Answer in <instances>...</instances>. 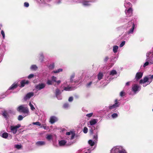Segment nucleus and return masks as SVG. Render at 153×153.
<instances>
[{"label": "nucleus", "mask_w": 153, "mask_h": 153, "mask_svg": "<svg viewBox=\"0 0 153 153\" xmlns=\"http://www.w3.org/2000/svg\"><path fill=\"white\" fill-rule=\"evenodd\" d=\"M17 83H13L9 88V90H13L14 89L18 87Z\"/></svg>", "instance_id": "obj_12"}, {"label": "nucleus", "mask_w": 153, "mask_h": 153, "mask_svg": "<svg viewBox=\"0 0 153 153\" xmlns=\"http://www.w3.org/2000/svg\"><path fill=\"white\" fill-rule=\"evenodd\" d=\"M16 147L18 149H19L22 147V146L20 145H16Z\"/></svg>", "instance_id": "obj_47"}, {"label": "nucleus", "mask_w": 153, "mask_h": 153, "mask_svg": "<svg viewBox=\"0 0 153 153\" xmlns=\"http://www.w3.org/2000/svg\"><path fill=\"white\" fill-rule=\"evenodd\" d=\"M40 58H39V60L41 62H42L44 59V57L43 56V53H41L40 55Z\"/></svg>", "instance_id": "obj_18"}, {"label": "nucleus", "mask_w": 153, "mask_h": 153, "mask_svg": "<svg viewBox=\"0 0 153 153\" xmlns=\"http://www.w3.org/2000/svg\"><path fill=\"white\" fill-rule=\"evenodd\" d=\"M61 93L60 91V90L58 89L57 88L56 90V96L58 95L59 94Z\"/></svg>", "instance_id": "obj_28"}, {"label": "nucleus", "mask_w": 153, "mask_h": 153, "mask_svg": "<svg viewBox=\"0 0 153 153\" xmlns=\"http://www.w3.org/2000/svg\"><path fill=\"white\" fill-rule=\"evenodd\" d=\"M109 59V58L108 56H106L105 57V59H104V61L105 62H106L108 59Z\"/></svg>", "instance_id": "obj_56"}, {"label": "nucleus", "mask_w": 153, "mask_h": 153, "mask_svg": "<svg viewBox=\"0 0 153 153\" xmlns=\"http://www.w3.org/2000/svg\"><path fill=\"white\" fill-rule=\"evenodd\" d=\"M40 127L41 128H43L45 129H46L47 128H48V127H47V126H46V125L45 124H44L42 125Z\"/></svg>", "instance_id": "obj_39"}, {"label": "nucleus", "mask_w": 153, "mask_h": 153, "mask_svg": "<svg viewBox=\"0 0 153 153\" xmlns=\"http://www.w3.org/2000/svg\"><path fill=\"white\" fill-rule=\"evenodd\" d=\"M88 143L91 146H94V142L91 140H89L88 141Z\"/></svg>", "instance_id": "obj_24"}, {"label": "nucleus", "mask_w": 153, "mask_h": 153, "mask_svg": "<svg viewBox=\"0 0 153 153\" xmlns=\"http://www.w3.org/2000/svg\"><path fill=\"white\" fill-rule=\"evenodd\" d=\"M66 143V142L65 140H61L59 141V144L60 146H63Z\"/></svg>", "instance_id": "obj_19"}, {"label": "nucleus", "mask_w": 153, "mask_h": 153, "mask_svg": "<svg viewBox=\"0 0 153 153\" xmlns=\"http://www.w3.org/2000/svg\"><path fill=\"white\" fill-rule=\"evenodd\" d=\"M29 105L31 109L32 110H34L35 109V108L33 105L31 104V102H30Z\"/></svg>", "instance_id": "obj_35"}, {"label": "nucleus", "mask_w": 153, "mask_h": 153, "mask_svg": "<svg viewBox=\"0 0 153 153\" xmlns=\"http://www.w3.org/2000/svg\"><path fill=\"white\" fill-rule=\"evenodd\" d=\"M135 25L134 23L132 24V26L131 28L130 29V30L128 31V34H130L133 33V30L134 29Z\"/></svg>", "instance_id": "obj_17"}, {"label": "nucleus", "mask_w": 153, "mask_h": 153, "mask_svg": "<svg viewBox=\"0 0 153 153\" xmlns=\"http://www.w3.org/2000/svg\"><path fill=\"white\" fill-rule=\"evenodd\" d=\"M63 71V69L62 68H59V69H58L56 71H53L52 72L54 73H59L60 72H62Z\"/></svg>", "instance_id": "obj_23"}, {"label": "nucleus", "mask_w": 153, "mask_h": 153, "mask_svg": "<svg viewBox=\"0 0 153 153\" xmlns=\"http://www.w3.org/2000/svg\"><path fill=\"white\" fill-rule=\"evenodd\" d=\"M117 72L115 70H112L110 73V75L113 76L115 74H117Z\"/></svg>", "instance_id": "obj_25"}, {"label": "nucleus", "mask_w": 153, "mask_h": 153, "mask_svg": "<svg viewBox=\"0 0 153 153\" xmlns=\"http://www.w3.org/2000/svg\"><path fill=\"white\" fill-rule=\"evenodd\" d=\"M126 85L127 86H129L130 85V82H127L126 83Z\"/></svg>", "instance_id": "obj_58"}, {"label": "nucleus", "mask_w": 153, "mask_h": 153, "mask_svg": "<svg viewBox=\"0 0 153 153\" xmlns=\"http://www.w3.org/2000/svg\"><path fill=\"white\" fill-rule=\"evenodd\" d=\"M45 144V142L42 141H39L37 142L36 144L38 146H42L44 145Z\"/></svg>", "instance_id": "obj_16"}, {"label": "nucleus", "mask_w": 153, "mask_h": 153, "mask_svg": "<svg viewBox=\"0 0 153 153\" xmlns=\"http://www.w3.org/2000/svg\"><path fill=\"white\" fill-rule=\"evenodd\" d=\"M83 5L85 6H89V4L88 3V1H85L83 3Z\"/></svg>", "instance_id": "obj_43"}, {"label": "nucleus", "mask_w": 153, "mask_h": 153, "mask_svg": "<svg viewBox=\"0 0 153 153\" xmlns=\"http://www.w3.org/2000/svg\"><path fill=\"white\" fill-rule=\"evenodd\" d=\"M21 126V125L20 124H18L15 126H10V129L13 134H16L18 128H20Z\"/></svg>", "instance_id": "obj_3"}, {"label": "nucleus", "mask_w": 153, "mask_h": 153, "mask_svg": "<svg viewBox=\"0 0 153 153\" xmlns=\"http://www.w3.org/2000/svg\"><path fill=\"white\" fill-rule=\"evenodd\" d=\"M17 111L23 113L24 114H28L29 113V110L27 108L24 107L23 105L19 106L17 109Z\"/></svg>", "instance_id": "obj_1"}, {"label": "nucleus", "mask_w": 153, "mask_h": 153, "mask_svg": "<svg viewBox=\"0 0 153 153\" xmlns=\"http://www.w3.org/2000/svg\"><path fill=\"white\" fill-rule=\"evenodd\" d=\"M111 116L113 118H116L117 117L118 115L117 113H114L111 115Z\"/></svg>", "instance_id": "obj_31"}, {"label": "nucleus", "mask_w": 153, "mask_h": 153, "mask_svg": "<svg viewBox=\"0 0 153 153\" xmlns=\"http://www.w3.org/2000/svg\"><path fill=\"white\" fill-rule=\"evenodd\" d=\"M143 75V74L141 72L137 73L136 75V79L137 80L140 79L142 77Z\"/></svg>", "instance_id": "obj_11"}, {"label": "nucleus", "mask_w": 153, "mask_h": 153, "mask_svg": "<svg viewBox=\"0 0 153 153\" xmlns=\"http://www.w3.org/2000/svg\"><path fill=\"white\" fill-rule=\"evenodd\" d=\"M33 124L34 125H36L39 126H40L41 125V123L39 122H33Z\"/></svg>", "instance_id": "obj_32"}, {"label": "nucleus", "mask_w": 153, "mask_h": 153, "mask_svg": "<svg viewBox=\"0 0 153 153\" xmlns=\"http://www.w3.org/2000/svg\"><path fill=\"white\" fill-rule=\"evenodd\" d=\"M47 83L48 85H52V81L50 80H48L47 82Z\"/></svg>", "instance_id": "obj_49"}, {"label": "nucleus", "mask_w": 153, "mask_h": 153, "mask_svg": "<svg viewBox=\"0 0 153 153\" xmlns=\"http://www.w3.org/2000/svg\"><path fill=\"white\" fill-rule=\"evenodd\" d=\"M54 64H51L49 66V68L51 69H53L54 68Z\"/></svg>", "instance_id": "obj_38"}, {"label": "nucleus", "mask_w": 153, "mask_h": 153, "mask_svg": "<svg viewBox=\"0 0 153 153\" xmlns=\"http://www.w3.org/2000/svg\"><path fill=\"white\" fill-rule=\"evenodd\" d=\"M68 106L69 104L68 103H65L63 105V107L65 108H68Z\"/></svg>", "instance_id": "obj_36"}, {"label": "nucleus", "mask_w": 153, "mask_h": 153, "mask_svg": "<svg viewBox=\"0 0 153 153\" xmlns=\"http://www.w3.org/2000/svg\"><path fill=\"white\" fill-rule=\"evenodd\" d=\"M71 133L72 134V135L71 138V140H72L74 139L75 135V134L73 131H71Z\"/></svg>", "instance_id": "obj_30"}, {"label": "nucleus", "mask_w": 153, "mask_h": 153, "mask_svg": "<svg viewBox=\"0 0 153 153\" xmlns=\"http://www.w3.org/2000/svg\"><path fill=\"white\" fill-rule=\"evenodd\" d=\"M112 153H126L125 150L123 149L122 148L119 147L116 148L112 149Z\"/></svg>", "instance_id": "obj_2"}, {"label": "nucleus", "mask_w": 153, "mask_h": 153, "mask_svg": "<svg viewBox=\"0 0 153 153\" xmlns=\"http://www.w3.org/2000/svg\"><path fill=\"white\" fill-rule=\"evenodd\" d=\"M52 138V136L51 135H48L46 137V139L49 140H51Z\"/></svg>", "instance_id": "obj_33"}, {"label": "nucleus", "mask_w": 153, "mask_h": 153, "mask_svg": "<svg viewBox=\"0 0 153 153\" xmlns=\"http://www.w3.org/2000/svg\"><path fill=\"white\" fill-rule=\"evenodd\" d=\"M1 29V28L0 27V30Z\"/></svg>", "instance_id": "obj_61"}, {"label": "nucleus", "mask_w": 153, "mask_h": 153, "mask_svg": "<svg viewBox=\"0 0 153 153\" xmlns=\"http://www.w3.org/2000/svg\"><path fill=\"white\" fill-rule=\"evenodd\" d=\"M74 76H75V75H73L72 76H71V78H70V82H73V79L74 78Z\"/></svg>", "instance_id": "obj_40"}, {"label": "nucleus", "mask_w": 153, "mask_h": 153, "mask_svg": "<svg viewBox=\"0 0 153 153\" xmlns=\"http://www.w3.org/2000/svg\"><path fill=\"white\" fill-rule=\"evenodd\" d=\"M2 115L6 119H7L9 117L8 113L6 111H4L2 113Z\"/></svg>", "instance_id": "obj_13"}, {"label": "nucleus", "mask_w": 153, "mask_h": 153, "mask_svg": "<svg viewBox=\"0 0 153 153\" xmlns=\"http://www.w3.org/2000/svg\"><path fill=\"white\" fill-rule=\"evenodd\" d=\"M103 76V74L101 72H100L98 75V79L99 80L101 79Z\"/></svg>", "instance_id": "obj_20"}, {"label": "nucleus", "mask_w": 153, "mask_h": 153, "mask_svg": "<svg viewBox=\"0 0 153 153\" xmlns=\"http://www.w3.org/2000/svg\"><path fill=\"white\" fill-rule=\"evenodd\" d=\"M24 6L26 7H28L29 6V4L28 3L25 2L24 3Z\"/></svg>", "instance_id": "obj_51"}, {"label": "nucleus", "mask_w": 153, "mask_h": 153, "mask_svg": "<svg viewBox=\"0 0 153 153\" xmlns=\"http://www.w3.org/2000/svg\"><path fill=\"white\" fill-rule=\"evenodd\" d=\"M117 99L115 100V103L114 104H113L114 106L115 107V108L116 107H118L119 106L120 104L119 103V102H117Z\"/></svg>", "instance_id": "obj_27"}, {"label": "nucleus", "mask_w": 153, "mask_h": 153, "mask_svg": "<svg viewBox=\"0 0 153 153\" xmlns=\"http://www.w3.org/2000/svg\"><path fill=\"white\" fill-rule=\"evenodd\" d=\"M97 120L96 119H94L89 121L90 124L92 126L96 124L97 122Z\"/></svg>", "instance_id": "obj_14"}, {"label": "nucleus", "mask_w": 153, "mask_h": 153, "mask_svg": "<svg viewBox=\"0 0 153 153\" xmlns=\"http://www.w3.org/2000/svg\"><path fill=\"white\" fill-rule=\"evenodd\" d=\"M125 93L123 91H121L120 93V96L122 97L123 96L125 95Z\"/></svg>", "instance_id": "obj_45"}, {"label": "nucleus", "mask_w": 153, "mask_h": 153, "mask_svg": "<svg viewBox=\"0 0 153 153\" xmlns=\"http://www.w3.org/2000/svg\"><path fill=\"white\" fill-rule=\"evenodd\" d=\"M118 47V46L115 45L113 47V51L114 53H116L117 52Z\"/></svg>", "instance_id": "obj_22"}, {"label": "nucleus", "mask_w": 153, "mask_h": 153, "mask_svg": "<svg viewBox=\"0 0 153 153\" xmlns=\"http://www.w3.org/2000/svg\"><path fill=\"white\" fill-rule=\"evenodd\" d=\"M126 15L128 17L131 16L133 13V9L132 8L130 7L127 10H126Z\"/></svg>", "instance_id": "obj_6"}, {"label": "nucleus", "mask_w": 153, "mask_h": 153, "mask_svg": "<svg viewBox=\"0 0 153 153\" xmlns=\"http://www.w3.org/2000/svg\"><path fill=\"white\" fill-rule=\"evenodd\" d=\"M149 79L147 76L144 77L143 79H141L140 81V83H144L146 82H149L150 83L151 82V80H149Z\"/></svg>", "instance_id": "obj_5"}, {"label": "nucleus", "mask_w": 153, "mask_h": 153, "mask_svg": "<svg viewBox=\"0 0 153 153\" xmlns=\"http://www.w3.org/2000/svg\"><path fill=\"white\" fill-rule=\"evenodd\" d=\"M33 92H29L24 97V99L25 100H27L28 99L30 98L31 97L33 96Z\"/></svg>", "instance_id": "obj_9"}, {"label": "nucleus", "mask_w": 153, "mask_h": 153, "mask_svg": "<svg viewBox=\"0 0 153 153\" xmlns=\"http://www.w3.org/2000/svg\"><path fill=\"white\" fill-rule=\"evenodd\" d=\"M71 131L70 132H67L66 133V134L68 135H69L71 134Z\"/></svg>", "instance_id": "obj_57"}, {"label": "nucleus", "mask_w": 153, "mask_h": 153, "mask_svg": "<svg viewBox=\"0 0 153 153\" xmlns=\"http://www.w3.org/2000/svg\"><path fill=\"white\" fill-rule=\"evenodd\" d=\"M57 82L58 84H59L61 83V81L60 80H58L57 81H56V82Z\"/></svg>", "instance_id": "obj_59"}, {"label": "nucleus", "mask_w": 153, "mask_h": 153, "mask_svg": "<svg viewBox=\"0 0 153 153\" xmlns=\"http://www.w3.org/2000/svg\"><path fill=\"white\" fill-rule=\"evenodd\" d=\"M31 68L32 70H36L37 68V67L36 65H33L31 66Z\"/></svg>", "instance_id": "obj_29"}, {"label": "nucleus", "mask_w": 153, "mask_h": 153, "mask_svg": "<svg viewBox=\"0 0 153 153\" xmlns=\"http://www.w3.org/2000/svg\"><path fill=\"white\" fill-rule=\"evenodd\" d=\"M45 86V85L43 83H39L36 87V88L38 90H40L44 88Z\"/></svg>", "instance_id": "obj_7"}, {"label": "nucleus", "mask_w": 153, "mask_h": 153, "mask_svg": "<svg viewBox=\"0 0 153 153\" xmlns=\"http://www.w3.org/2000/svg\"><path fill=\"white\" fill-rule=\"evenodd\" d=\"M57 120V118L54 116H51L50 118V122L53 124Z\"/></svg>", "instance_id": "obj_10"}, {"label": "nucleus", "mask_w": 153, "mask_h": 153, "mask_svg": "<svg viewBox=\"0 0 153 153\" xmlns=\"http://www.w3.org/2000/svg\"><path fill=\"white\" fill-rule=\"evenodd\" d=\"M88 131V129L86 127H85L83 130V132L84 133H87Z\"/></svg>", "instance_id": "obj_34"}, {"label": "nucleus", "mask_w": 153, "mask_h": 153, "mask_svg": "<svg viewBox=\"0 0 153 153\" xmlns=\"http://www.w3.org/2000/svg\"><path fill=\"white\" fill-rule=\"evenodd\" d=\"M132 91L134 93H136V92L139 91L140 89V86L137 84H134L132 85Z\"/></svg>", "instance_id": "obj_4"}, {"label": "nucleus", "mask_w": 153, "mask_h": 153, "mask_svg": "<svg viewBox=\"0 0 153 153\" xmlns=\"http://www.w3.org/2000/svg\"><path fill=\"white\" fill-rule=\"evenodd\" d=\"M90 131V133L91 134H92L93 133V129H92V128H91Z\"/></svg>", "instance_id": "obj_60"}, {"label": "nucleus", "mask_w": 153, "mask_h": 153, "mask_svg": "<svg viewBox=\"0 0 153 153\" xmlns=\"http://www.w3.org/2000/svg\"><path fill=\"white\" fill-rule=\"evenodd\" d=\"M30 82L28 80H22L20 82V87L22 88L24 87L25 85H28Z\"/></svg>", "instance_id": "obj_8"}, {"label": "nucleus", "mask_w": 153, "mask_h": 153, "mask_svg": "<svg viewBox=\"0 0 153 153\" xmlns=\"http://www.w3.org/2000/svg\"><path fill=\"white\" fill-rule=\"evenodd\" d=\"M23 117H22V116L21 115H19V116L18 119L19 121H21L23 119Z\"/></svg>", "instance_id": "obj_37"}, {"label": "nucleus", "mask_w": 153, "mask_h": 153, "mask_svg": "<svg viewBox=\"0 0 153 153\" xmlns=\"http://www.w3.org/2000/svg\"><path fill=\"white\" fill-rule=\"evenodd\" d=\"M149 76H150V77H149L148 78L149 79V80L150 81L151 80L152 81V80L153 79V74L152 75V76L150 75Z\"/></svg>", "instance_id": "obj_54"}, {"label": "nucleus", "mask_w": 153, "mask_h": 153, "mask_svg": "<svg viewBox=\"0 0 153 153\" xmlns=\"http://www.w3.org/2000/svg\"><path fill=\"white\" fill-rule=\"evenodd\" d=\"M149 64V62H146L143 65V67H145L146 66H147Z\"/></svg>", "instance_id": "obj_50"}, {"label": "nucleus", "mask_w": 153, "mask_h": 153, "mask_svg": "<svg viewBox=\"0 0 153 153\" xmlns=\"http://www.w3.org/2000/svg\"><path fill=\"white\" fill-rule=\"evenodd\" d=\"M92 82H90L89 83H88L87 84V85H86L87 86V87H89L92 84Z\"/></svg>", "instance_id": "obj_55"}, {"label": "nucleus", "mask_w": 153, "mask_h": 153, "mask_svg": "<svg viewBox=\"0 0 153 153\" xmlns=\"http://www.w3.org/2000/svg\"><path fill=\"white\" fill-rule=\"evenodd\" d=\"M57 78L56 77H55L54 76H53L52 77V80L54 82H56V79Z\"/></svg>", "instance_id": "obj_41"}, {"label": "nucleus", "mask_w": 153, "mask_h": 153, "mask_svg": "<svg viewBox=\"0 0 153 153\" xmlns=\"http://www.w3.org/2000/svg\"><path fill=\"white\" fill-rule=\"evenodd\" d=\"M98 131H96V133L95 135H94L93 136V138L94 139V141H96L97 140L98 138Z\"/></svg>", "instance_id": "obj_26"}, {"label": "nucleus", "mask_w": 153, "mask_h": 153, "mask_svg": "<svg viewBox=\"0 0 153 153\" xmlns=\"http://www.w3.org/2000/svg\"><path fill=\"white\" fill-rule=\"evenodd\" d=\"M1 33L3 36V38H4L5 37V34H4V32L3 30H1Z\"/></svg>", "instance_id": "obj_48"}, {"label": "nucleus", "mask_w": 153, "mask_h": 153, "mask_svg": "<svg viewBox=\"0 0 153 153\" xmlns=\"http://www.w3.org/2000/svg\"><path fill=\"white\" fill-rule=\"evenodd\" d=\"M93 113H91L89 114H86V116L89 117H91L93 115Z\"/></svg>", "instance_id": "obj_46"}, {"label": "nucleus", "mask_w": 153, "mask_h": 153, "mask_svg": "<svg viewBox=\"0 0 153 153\" xmlns=\"http://www.w3.org/2000/svg\"><path fill=\"white\" fill-rule=\"evenodd\" d=\"M34 76V75L33 74H30L28 76V79H31Z\"/></svg>", "instance_id": "obj_44"}, {"label": "nucleus", "mask_w": 153, "mask_h": 153, "mask_svg": "<svg viewBox=\"0 0 153 153\" xmlns=\"http://www.w3.org/2000/svg\"><path fill=\"white\" fill-rule=\"evenodd\" d=\"M115 107L114 106V105H112L109 106V108L110 109H112L113 108H115Z\"/></svg>", "instance_id": "obj_53"}, {"label": "nucleus", "mask_w": 153, "mask_h": 153, "mask_svg": "<svg viewBox=\"0 0 153 153\" xmlns=\"http://www.w3.org/2000/svg\"><path fill=\"white\" fill-rule=\"evenodd\" d=\"M8 136V133L7 132L4 133L1 135V137L4 138H7Z\"/></svg>", "instance_id": "obj_21"}, {"label": "nucleus", "mask_w": 153, "mask_h": 153, "mask_svg": "<svg viewBox=\"0 0 153 153\" xmlns=\"http://www.w3.org/2000/svg\"><path fill=\"white\" fill-rule=\"evenodd\" d=\"M74 88L72 87H70L68 86L67 87H65L64 88V90L66 91H70L73 90Z\"/></svg>", "instance_id": "obj_15"}, {"label": "nucleus", "mask_w": 153, "mask_h": 153, "mask_svg": "<svg viewBox=\"0 0 153 153\" xmlns=\"http://www.w3.org/2000/svg\"><path fill=\"white\" fill-rule=\"evenodd\" d=\"M125 41H123V42H122L120 44V47H122L124 45H125Z\"/></svg>", "instance_id": "obj_42"}, {"label": "nucleus", "mask_w": 153, "mask_h": 153, "mask_svg": "<svg viewBox=\"0 0 153 153\" xmlns=\"http://www.w3.org/2000/svg\"><path fill=\"white\" fill-rule=\"evenodd\" d=\"M73 97H70L68 99V101L69 102H71L73 101Z\"/></svg>", "instance_id": "obj_52"}]
</instances>
